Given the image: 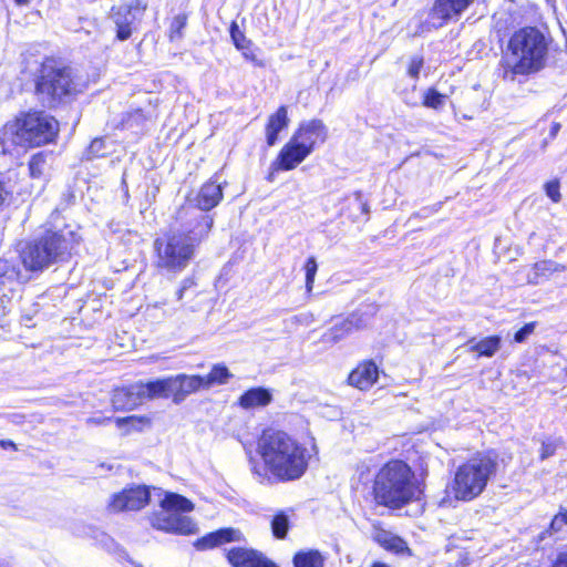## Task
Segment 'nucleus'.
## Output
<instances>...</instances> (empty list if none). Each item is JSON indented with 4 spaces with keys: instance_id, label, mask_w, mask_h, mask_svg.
<instances>
[{
    "instance_id": "obj_1",
    "label": "nucleus",
    "mask_w": 567,
    "mask_h": 567,
    "mask_svg": "<svg viewBox=\"0 0 567 567\" xmlns=\"http://www.w3.org/2000/svg\"><path fill=\"white\" fill-rule=\"evenodd\" d=\"M551 37L536 27H524L515 31L507 44L503 60V79L516 81L517 75L527 76L545 69Z\"/></svg>"
},
{
    "instance_id": "obj_2",
    "label": "nucleus",
    "mask_w": 567,
    "mask_h": 567,
    "mask_svg": "<svg viewBox=\"0 0 567 567\" xmlns=\"http://www.w3.org/2000/svg\"><path fill=\"white\" fill-rule=\"evenodd\" d=\"M195 226L183 224L181 230H174L155 240L157 267L167 272L183 271L195 256L196 247L208 237L214 219L210 215L194 212Z\"/></svg>"
},
{
    "instance_id": "obj_3",
    "label": "nucleus",
    "mask_w": 567,
    "mask_h": 567,
    "mask_svg": "<svg viewBox=\"0 0 567 567\" xmlns=\"http://www.w3.org/2000/svg\"><path fill=\"white\" fill-rule=\"evenodd\" d=\"M258 453L266 468L279 481L300 478L308 468L307 449L284 431L266 430L258 440Z\"/></svg>"
},
{
    "instance_id": "obj_4",
    "label": "nucleus",
    "mask_w": 567,
    "mask_h": 567,
    "mask_svg": "<svg viewBox=\"0 0 567 567\" xmlns=\"http://www.w3.org/2000/svg\"><path fill=\"white\" fill-rule=\"evenodd\" d=\"M80 239L68 226L56 230L45 229L21 248V262L28 271H43L53 265L68 261Z\"/></svg>"
},
{
    "instance_id": "obj_5",
    "label": "nucleus",
    "mask_w": 567,
    "mask_h": 567,
    "mask_svg": "<svg viewBox=\"0 0 567 567\" xmlns=\"http://www.w3.org/2000/svg\"><path fill=\"white\" fill-rule=\"evenodd\" d=\"M59 124L43 111L22 113L0 130L2 154H12L17 146L34 147L47 144L56 136Z\"/></svg>"
},
{
    "instance_id": "obj_6",
    "label": "nucleus",
    "mask_w": 567,
    "mask_h": 567,
    "mask_svg": "<svg viewBox=\"0 0 567 567\" xmlns=\"http://www.w3.org/2000/svg\"><path fill=\"white\" fill-rule=\"evenodd\" d=\"M421 491L411 467L403 461H390L374 477L377 504L398 509L419 498Z\"/></svg>"
},
{
    "instance_id": "obj_7",
    "label": "nucleus",
    "mask_w": 567,
    "mask_h": 567,
    "mask_svg": "<svg viewBox=\"0 0 567 567\" xmlns=\"http://www.w3.org/2000/svg\"><path fill=\"white\" fill-rule=\"evenodd\" d=\"M85 87L72 68H58L52 62L43 63L35 81V92L41 102L53 107L81 93Z\"/></svg>"
},
{
    "instance_id": "obj_8",
    "label": "nucleus",
    "mask_w": 567,
    "mask_h": 567,
    "mask_svg": "<svg viewBox=\"0 0 567 567\" xmlns=\"http://www.w3.org/2000/svg\"><path fill=\"white\" fill-rule=\"evenodd\" d=\"M497 463L488 455L472 457L461 465L454 476L453 493L456 499L472 501L485 489L495 474Z\"/></svg>"
},
{
    "instance_id": "obj_9",
    "label": "nucleus",
    "mask_w": 567,
    "mask_h": 567,
    "mask_svg": "<svg viewBox=\"0 0 567 567\" xmlns=\"http://www.w3.org/2000/svg\"><path fill=\"white\" fill-rule=\"evenodd\" d=\"M161 509L154 512L150 522L151 525L166 533L192 535L197 533V525L192 518L183 515L193 511L194 506L189 499L176 494L166 492L159 502Z\"/></svg>"
},
{
    "instance_id": "obj_10",
    "label": "nucleus",
    "mask_w": 567,
    "mask_h": 567,
    "mask_svg": "<svg viewBox=\"0 0 567 567\" xmlns=\"http://www.w3.org/2000/svg\"><path fill=\"white\" fill-rule=\"evenodd\" d=\"M377 310L378 308L374 305H364L347 318L336 320L323 333V341L336 343L353 332L367 328L374 318Z\"/></svg>"
},
{
    "instance_id": "obj_11",
    "label": "nucleus",
    "mask_w": 567,
    "mask_h": 567,
    "mask_svg": "<svg viewBox=\"0 0 567 567\" xmlns=\"http://www.w3.org/2000/svg\"><path fill=\"white\" fill-rule=\"evenodd\" d=\"M159 399L155 381L137 382L127 386L115 389L112 404L116 410H133L146 400Z\"/></svg>"
},
{
    "instance_id": "obj_12",
    "label": "nucleus",
    "mask_w": 567,
    "mask_h": 567,
    "mask_svg": "<svg viewBox=\"0 0 567 567\" xmlns=\"http://www.w3.org/2000/svg\"><path fill=\"white\" fill-rule=\"evenodd\" d=\"M159 399L172 396L175 403H181L185 398L200 389H205L202 375L178 374L176 377L156 380Z\"/></svg>"
},
{
    "instance_id": "obj_13",
    "label": "nucleus",
    "mask_w": 567,
    "mask_h": 567,
    "mask_svg": "<svg viewBox=\"0 0 567 567\" xmlns=\"http://www.w3.org/2000/svg\"><path fill=\"white\" fill-rule=\"evenodd\" d=\"M151 499V488L146 485H132L112 496L109 508L118 513L124 511H140Z\"/></svg>"
},
{
    "instance_id": "obj_14",
    "label": "nucleus",
    "mask_w": 567,
    "mask_h": 567,
    "mask_svg": "<svg viewBox=\"0 0 567 567\" xmlns=\"http://www.w3.org/2000/svg\"><path fill=\"white\" fill-rule=\"evenodd\" d=\"M221 186L216 182H208L200 187L196 197L192 200L194 203V207L184 208L183 212L179 213V218H183L182 214L184 213L186 216H188L186 223L190 224L192 226H195L196 221L193 219L194 212H198L206 215L205 212H208L216 207L221 200Z\"/></svg>"
},
{
    "instance_id": "obj_15",
    "label": "nucleus",
    "mask_w": 567,
    "mask_h": 567,
    "mask_svg": "<svg viewBox=\"0 0 567 567\" xmlns=\"http://www.w3.org/2000/svg\"><path fill=\"white\" fill-rule=\"evenodd\" d=\"M475 0H434L430 18L435 27L456 22Z\"/></svg>"
},
{
    "instance_id": "obj_16",
    "label": "nucleus",
    "mask_w": 567,
    "mask_h": 567,
    "mask_svg": "<svg viewBox=\"0 0 567 567\" xmlns=\"http://www.w3.org/2000/svg\"><path fill=\"white\" fill-rule=\"evenodd\" d=\"M327 135L328 131L322 121L311 120L301 123L291 138L301 147L306 148L308 154H311L317 146L326 142Z\"/></svg>"
},
{
    "instance_id": "obj_17",
    "label": "nucleus",
    "mask_w": 567,
    "mask_h": 567,
    "mask_svg": "<svg viewBox=\"0 0 567 567\" xmlns=\"http://www.w3.org/2000/svg\"><path fill=\"white\" fill-rule=\"evenodd\" d=\"M226 558L233 567H278L262 553L246 547H231L226 551Z\"/></svg>"
},
{
    "instance_id": "obj_18",
    "label": "nucleus",
    "mask_w": 567,
    "mask_h": 567,
    "mask_svg": "<svg viewBox=\"0 0 567 567\" xmlns=\"http://www.w3.org/2000/svg\"><path fill=\"white\" fill-rule=\"evenodd\" d=\"M310 154L301 147L293 138L284 145L276 159L271 163L274 171H291L301 164Z\"/></svg>"
},
{
    "instance_id": "obj_19",
    "label": "nucleus",
    "mask_w": 567,
    "mask_h": 567,
    "mask_svg": "<svg viewBox=\"0 0 567 567\" xmlns=\"http://www.w3.org/2000/svg\"><path fill=\"white\" fill-rule=\"evenodd\" d=\"M243 540H245V537H244V534L239 529L233 528V527H227V528H220L218 530L208 533L207 535L203 536L202 538H198L194 545L198 550H206V549L223 545L225 543L243 542Z\"/></svg>"
},
{
    "instance_id": "obj_20",
    "label": "nucleus",
    "mask_w": 567,
    "mask_h": 567,
    "mask_svg": "<svg viewBox=\"0 0 567 567\" xmlns=\"http://www.w3.org/2000/svg\"><path fill=\"white\" fill-rule=\"evenodd\" d=\"M110 19L116 27V38L125 41L132 35V25L135 21V14L130 6L113 7Z\"/></svg>"
},
{
    "instance_id": "obj_21",
    "label": "nucleus",
    "mask_w": 567,
    "mask_h": 567,
    "mask_svg": "<svg viewBox=\"0 0 567 567\" xmlns=\"http://www.w3.org/2000/svg\"><path fill=\"white\" fill-rule=\"evenodd\" d=\"M379 370L373 361H365L355 368L348 378L349 384L360 390H367L378 380Z\"/></svg>"
},
{
    "instance_id": "obj_22",
    "label": "nucleus",
    "mask_w": 567,
    "mask_h": 567,
    "mask_svg": "<svg viewBox=\"0 0 567 567\" xmlns=\"http://www.w3.org/2000/svg\"><path fill=\"white\" fill-rule=\"evenodd\" d=\"M271 392L268 389L258 386L244 392L238 399V404L240 408L249 410L266 406L271 402Z\"/></svg>"
},
{
    "instance_id": "obj_23",
    "label": "nucleus",
    "mask_w": 567,
    "mask_h": 567,
    "mask_svg": "<svg viewBox=\"0 0 567 567\" xmlns=\"http://www.w3.org/2000/svg\"><path fill=\"white\" fill-rule=\"evenodd\" d=\"M289 118L286 106H280L276 113L271 114L266 125V141L269 146H274L278 141L279 133L288 126Z\"/></svg>"
},
{
    "instance_id": "obj_24",
    "label": "nucleus",
    "mask_w": 567,
    "mask_h": 567,
    "mask_svg": "<svg viewBox=\"0 0 567 567\" xmlns=\"http://www.w3.org/2000/svg\"><path fill=\"white\" fill-rule=\"evenodd\" d=\"M566 267L553 260H542L534 265L533 272L528 276V281L534 285L548 279L554 272H563Z\"/></svg>"
},
{
    "instance_id": "obj_25",
    "label": "nucleus",
    "mask_w": 567,
    "mask_h": 567,
    "mask_svg": "<svg viewBox=\"0 0 567 567\" xmlns=\"http://www.w3.org/2000/svg\"><path fill=\"white\" fill-rule=\"evenodd\" d=\"M293 566L295 567H323L324 566V557L321 555L319 550L309 549V550H300L293 556Z\"/></svg>"
},
{
    "instance_id": "obj_26",
    "label": "nucleus",
    "mask_w": 567,
    "mask_h": 567,
    "mask_svg": "<svg viewBox=\"0 0 567 567\" xmlns=\"http://www.w3.org/2000/svg\"><path fill=\"white\" fill-rule=\"evenodd\" d=\"M231 373L228 368L224 364H215L210 372L203 377L205 389H209L215 385L226 384L231 378Z\"/></svg>"
},
{
    "instance_id": "obj_27",
    "label": "nucleus",
    "mask_w": 567,
    "mask_h": 567,
    "mask_svg": "<svg viewBox=\"0 0 567 567\" xmlns=\"http://www.w3.org/2000/svg\"><path fill=\"white\" fill-rule=\"evenodd\" d=\"M0 279L22 281L25 279V276L21 272L16 260L0 258Z\"/></svg>"
},
{
    "instance_id": "obj_28",
    "label": "nucleus",
    "mask_w": 567,
    "mask_h": 567,
    "mask_svg": "<svg viewBox=\"0 0 567 567\" xmlns=\"http://www.w3.org/2000/svg\"><path fill=\"white\" fill-rule=\"evenodd\" d=\"M115 424L118 429H125V434H127L133 430L141 431L144 425L150 424V420L144 416L130 415L115 419Z\"/></svg>"
},
{
    "instance_id": "obj_29",
    "label": "nucleus",
    "mask_w": 567,
    "mask_h": 567,
    "mask_svg": "<svg viewBox=\"0 0 567 567\" xmlns=\"http://www.w3.org/2000/svg\"><path fill=\"white\" fill-rule=\"evenodd\" d=\"M501 343V338L497 336H491L482 339L481 341L476 342L474 346H472L470 349L477 352V354H494Z\"/></svg>"
},
{
    "instance_id": "obj_30",
    "label": "nucleus",
    "mask_w": 567,
    "mask_h": 567,
    "mask_svg": "<svg viewBox=\"0 0 567 567\" xmlns=\"http://www.w3.org/2000/svg\"><path fill=\"white\" fill-rule=\"evenodd\" d=\"M271 532L272 535L278 539L286 538L289 530V517L284 512H279L271 519Z\"/></svg>"
},
{
    "instance_id": "obj_31",
    "label": "nucleus",
    "mask_w": 567,
    "mask_h": 567,
    "mask_svg": "<svg viewBox=\"0 0 567 567\" xmlns=\"http://www.w3.org/2000/svg\"><path fill=\"white\" fill-rule=\"evenodd\" d=\"M187 25V16L184 13L177 14L173 18L169 29L168 38L172 42L181 41L184 37V29Z\"/></svg>"
},
{
    "instance_id": "obj_32",
    "label": "nucleus",
    "mask_w": 567,
    "mask_h": 567,
    "mask_svg": "<svg viewBox=\"0 0 567 567\" xmlns=\"http://www.w3.org/2000/svg\"><path fill=\"white\" fill-rule=\"evenodd\" d=\"M229 33L231 41L237 50H248L250 47H252V42L246 38L245 33L239 29L237 22H231Z\"/></svg>"
},
{
    "instance_id": "obj_33",
    "label": "nucleus",
    "mask_w": 567,
    "mask_h": 567,
    "mask_svg": "<svg viewBox=\"0 0 567 567\" xmlns=\"http://www.w3.org/2000/svg\"><path fill=\"white\" fill-rule=\"evenodd\" d=\"M445 100L446 96L444 94H441L435 89H429L424 93L423 105L429 109L439 110L444 105Z\"/></svg>"
},
{
    "instance_id": "obj_34",
    "label": "nucleus",
    "mask_w": 567,
    "mask_h": 567,
    "mask_svg": "<svg viewBox=\"0 0 567 567\" xmlns=\"http://www.w3.org/2000/svg\"><path fill=\"white\" fill-rule=\"evenodd\" d=\"M45 167V156L42 153L34 154L29 162L30 175L39 178L43 175Z\"/></svg>"
},
{
    "instance_id": "obj_35",
    "label": "nucleus",
    "mask_w": 567,
    "mask_h": 567,
    "mask_svg": "<svg viewBox=\"0 0 567 567\" xmlns=\"http://www.w3.org/2000/svg\"><path fill=\"white\" fill-rule=\"evenodd\" d=\"M318 270L317 261L313 257H309L305 265L306 271V288L307 291H311L315 282V277Z\"/></svg>"
},
{
    "instance_id": "obj_36",
    "label": "nucleus",
    "mask_w": 567,
    "mask_h": 567,
    "mask_svg": "<svg viewBox=\"0 0 567 567\" xmlns=\"http://www.w3.org/2000/svg\"><path fill=\"white\" fill-rule=\"evenodd\" d=\"M566 526V523L564 522V519L561 518V516L559 514H557L550 522V526H549V529L548 530H545L543 533L539 534V540H544L545 539V536L547 534H553V533H558V532H561L564 529V527Z\"/></svg>"
},
{
    "instance_id": "obj_37",
    "label": "nucleus",
    "mask_w": 567,
    "mask_h": 567,
    "mask_svg": "<svg viewBox=\"0 0 567 567\" xmlns=\"http://www.w3.org/2000/svg\"><path fill=\"white\" fill-rule=\"evenodd\" d=\"M423 63H424L423 56H421V55H413L411 58V60H410V64H409V69H408V74L412 79L417 80L420 71H421V69L423 66Z\"/></svg>"
},
{
    "instance_id": "obj_38",
    "label": "nucleus",
    "mask_w": 567,
    "mask_h": 567,
    "mask_svg": "<svg viewBox=\"0 0 567 567\" xmlns=\"http://www.w3.org/2000/svg\"><path fill=\"white\" fill-rule=\"evenodd\" d=\"M105 142L103 138H95L91 142L87 154L90 157H100L104 155Z\"/></svg>"
},
{
    "instance_id": "obj_39",
    "label": "nucleus",
    "mask_w": 567,
    "mask_h": 567,
    "mask_svg": "<svg viewBox=\"0 0 567 567\" xmlns=\"http://www.w3.org/2000/svg\"><path fill=\"white\" fill-rule=\"evenodd\" d=\"M546 195L554 202L560 200L559 183L557 181H550L545 184Z\"/></svg>"
},
{
    "instance_id": "obj_40",
    "label": "nucleus",
    "mask_w": 567,
    "mask_h": 567,
    "mask_svg": "<svg viewBox=\"0 0 567 567\" xmlns=\"http://www.w3.org/2000/svg\"><path fill=\"white\" fill-rule=\"evenodd\" d=\"M534 322L526 323L514 333V341L518 343L524 342L527 337L534 332Z\"/></svg>"
},
{
    "instance_id": "obj_41",
    "label": "nucleus",
    "mask_w": 567,
    "mask_h": 567,
    "mask_svg": "<svg viewBox=\"0 0 567 567\" xmlns=\"http://www.w3.org/2000/svg\"><path fill=\"white\" fill-rule=\"evenodd\" d=\"M11 194L12 192L9 189L8 185L0 181V213L9 205Z\"/></svg>"
},
{
    "instance_id": "obj_42",
    "label": "nucleus",
    "mask_w": 567,
    "mask_h": 567,
    "mask_svg": "<svg viewBox=\"0 0 567 567\" xmlns=\"http://www.w3.org/2000/svg\"><path fill=\"white\" fill-rule=\"evenodd\" d=\"M386 549L393 550L395 553H402L404 549H406V543L402 538L394 535Z\"/></svg>"
},
{
    "instance_id": "obj_43",
    "label": "nucleus",
    "mask_w": 567,
    "mask_h": 567,
    "mask_svg": "<svg viewBox=\"0 0 567 567\" xmlns=\"http://www.w3.org/2000/svg\"><path fill=\"white\" fill-rule=\"evenodd\" d=\"M386 549L393 550L395 553H402L404 549H406V543L402 538L394 535Z\"/></svg>"
},
{
    "instance_id": "obj_44",
    "label": "nucleus",
    "mask_w": 567,
    "mask_h": 567,
    "mask_svg": "<svg viewBox=\"0 0 567 567\" xmlns=\"http://www.w3.org/2000/svg\"><path fill=\"white\" fill-rule=\"evenodd\" d=\"M194 286H195V281L192 278H185L182 281L181 288L176 292L177 299L182 300L184 298L185 293L189 289L194 288Z\"/></svg>"
},
{
    "instance_id": "obj_45",
    "label": "nucleus",
    "mask_w": 567,
    "mask_h": 567,
    "mask_svg": "<svg viewBox=\"0 0 567 567\" xmlns=\"http://www.w3.org/2000/svg\"><path fill=\"white\" fill-rule=\"evenodd\" d=\"M555 451H556V445L553 442L544 441L542 443V449H540V458L542 460L548 458L549 456L555 454Z\"/></svg>"
},
{
    "instance_id": "obj_46",
    "label": "nucleus",
    "mask_w": 567,
    "mask_h": 567,
    "mask_svg": "<svg viewBox=\"0 0 567 567\" xmlns=\"http://www.w3.org/2000/svg\"><path fill=\"white\" fill-rule=\"evenodd\" d=\"M393 534L389 533L386 530H380L375 535V540L382 545L384 548L388 547V545L392 542Z\"/></svg>"
},
{
    "instance_id": "obj_47",
    "label": "nucleus",
    "mask_w": 567,
    "mask_h": 567,
    "mask_svg": "<svg viewBox=\"0 0 567 567\" xmlns=\"http://www.w3.org/2000/svg\"><path fill=\"white\" fill-rule=\"evenodd\" d=\"M243 53V56L245 60L252 62L257 66H261L262 62L257 58L255 54L252 47H250L248 50H239Z\"/></svg>"
},
{
    "instance_id": "obj_48",
    "label": "nucleus",
    "mask_w": 567,
    "mask_h": 567,
    "mask_svg": "<svg viewBox=\"0 0 567 567\" xmlns=\"http://www.w3.org/2000/svg\"><path fill=\"white\" fill-rule=\"evenodd\" d=\"M111 421L112 419L107 416H92L87 419L86 423L92 425H106Z\"/></svg>"
},
{
    "instance_id": "obj_49",
    "label": "nucleus",
    "mask_w": 567,
    "mask_h": 567,
    "mask_svg": "<svg viewBox=\"0 0 567 567\" xmlns=\"http://www.w3.org/2000/svg\"><path fill=\"white\" fill-rule=\"evenodd\" d=\"M354 199L358 204V206L361 208L362 213L368 215L369 214V206L368 204L363 200L362 198V193L361 192H355L354 193Z\"/></svg>"
},
{
    "instance_id": "obj_50",
    "label": "nucleus",
    "mask_w": 567,
    "mask_h": 567,
    "mask_svg": "<svg viewBox=\"0 0 567 567\" xmlns=\"http://www.w3.org/2000/svg\"><path fill=\"white\" fill-rule=\"evenodd\" d=\"M551 567H567V553L560 551Z\"/></svg>"
},
{
    "instance_id": "obj_51",
    "label": "nucleus",
    "mask_w": 567,
    "mask_h": 567,
    "mask_svg": "<svg viewBox=\"0 0 567 567\" xmlns=\"http://www.w3.org/2000/svg\"><path fill=\"white\" fill-rule=\"evenodd\" d=\"M159 310V307L157 305H153V306H148L146 308V313L148 317L151 318H158V316L156 315V312Z\"/></svg>"
},
{
    "instance_id": "obj_52",
    "label": "nucleus",
    "mask_w": 567,
    "mask_h": 567,
    "mask_svg": "<svg viewBox=\"0 0 567 567\" xmlns=\"http://www.w3.org/2000/svg\"><path fill=\"white\" fill-rule=\"evenodd\" d=\"M0 445L3 447V449H7V447H13L16 449V444L12 442V441H9V440H1L0 441Z\"/></svg>"
},
{
    "instance_id": "obj_53",
    "label": "nucleus",
    "mask_w": 567,
    "mask_h": 567,
    "mask_svg": "<svg viewBox=\"0 0 567 567\" xmlns=\"http://www.w3.org/2000/svg\"><path fill=\"white\" fill-rule=\"evenodd\" d=\"M90 530L92 533L91 536L94 538H97L99 536H101L102 538H106V535L104 533H100V532H97L95 529H91V528H90ZM101 542H103V539H101Z\"/></svg>"
},
{
    "instance_id": "obj_54",
    "label": "nucleus",
    "mask_w": 567,
    "mask_h": 567,
    "mask_svg": "<svg viewBox=\"0 0 567 567\" xmlns=\"http://www.w3.org/2000/svg\"><path fill=\"white\" fill-rule=\"evenodd\" d=\"M432 213V210L430 208H422L416 215L419 216H422V217H427L430 214Z\"/></svg>"
},
{
    "instance_id": "obj_55",
    "label": "nucleus",
    "mask_w": 567,
    "mask_h": 567,
    "mask_svg": "<svg viewBox=\"0 0 567 567\" xmlns=\"http://www.w3.org/2000/svg\"><path fill=\"white\" fill-rule=\"evenodd\" d=\"M560 128V125L559 124H554L550 128V136H555L557 134V132L559 131Z\"/></svg>"
},
{
    "instance_id": "obj_56",
    "label": "nucleus",
    "mask_w": 567,
    "mask_h": 567,
    "mask_svg": "<svg viewBox=\"0 0 567 567\" xmlns=\"http://www.w3.org/2000/svg\"><path fill=\"white\" fill-rule=\"evenodd\" d=\"M17 6H28L31 0H13Z\"/></svg>"
},
{
    "instance_id": "obj_57",
    "label": "nucleus",
    "mask_w": 567,
    "mask_h": 567,
    "mask_svg": "<svg viewBox=\"0 0 567 567\" xmlns=\"http://www.w3.org/2000/svg\"><path fill=\"white\" fill-rule=\"evenodd\" d=\"M559 515L561 516L567 526V511L559 513Z\"/></svg>"
},
{
    "instance_id": "obj_58",
    "label": "nucleus",
    "mask_w": 567,
    "mask_h": 567,
    "mask_svg": "<svg viewBox=\"0 0 567 567\" xmlns=\"http://www.w3.org/2000/svg\"><path fill=\"white\" fill-rule=\"evenodd\" d=\"M371 567H390L384 563H374Z\"/></svg>"
},
{
    "instance_id": "obj_59",
    "label": "nucleus",
    "mask_w": 567,
    "mask_h": 567,
    "mask_svg": "<svg viewBox=\"0 0 567 567\" xmlns=\"http://www.w3.org/2000/svg\"><path fill=\"white\" fill-rule=\"evenodd\" d=\"M252 471H254V473H255L256 475H258L260 478H262V477L265 476V475H264L260 471H258L256 467H254V468H252Z\"/></svg>"
},
{
    "instance_id": "obj_60",
    "label": "nucleus",
    "mask_w": 567,
    "mask_h": 567,
    "mask_svg": "<svg viewBox=\"0 0 567 567\" xmlns=\"http://www.w3.org/2000/svg\"><path fill=\"white\" fill-rule=\"evenodd\" d=\"M272 179H274V178H272V173H270V174H269V176H268V181H269V182H272Z\"/></svg>"
}]
</instances>
